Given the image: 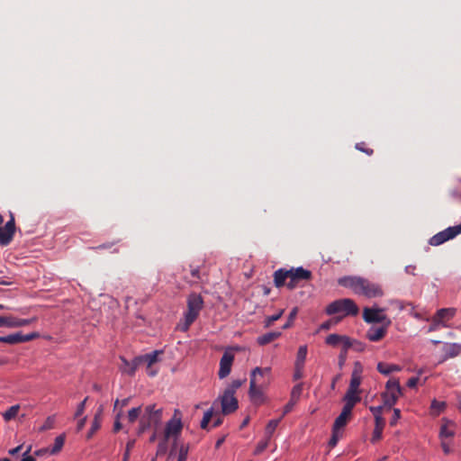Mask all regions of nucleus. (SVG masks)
<instances>
[{
	"label": "nucleus",
	"instance_id": "f257e3e1",
	"mask_svg": "<svg viewBox=\"0 0 461 461\" xmlns=\"http://www.w3.org/2000/svg\"><path fill=\"white\" fill-rule=\"evenodd\" d=\"M338 284L340 286L349 288L355 294L366 298H376L384 295V290L380 284L361 276H343L339 278Z\"/></svg>",
	"mask_w": 461,
	"mask_h": 461
},
{
	"label": "nucleus",
	"instance_id": "f03ea898",
	"mask_svg": "<svg viewBox=\"0 0 461 461\" xmlns=\"http://www.w3.org/2000/svg\"><path fill=\"white\" fill-rule=\"evenodd\" d=\"M186 303L187 310L184 314V322L179 324V330L182 331L188 330L189 327L195 321L203 308L204 303L201 294L192 293L188 295Z\"/></svg>",
	"mask_w": 461,
	"mask_h": 461
},
{
	"label": "nucleus",
	"instance_id": "7ed1b4c3",
	"mask_svg": "<svg viewBox=\"0 0 461 461\" xmlns=\"http://www.w3.org/2000/svg\"><path fill=\"white\" fill-rule=\"evenodd\" d=\"M162 420V409L156 408V404H149L144 408L140 418V424L138 428V434L140 435L145 432L149 428L159 426Z\"/></svg>",
	"mask_w": 461,
	"mask_h": 461
},
{
	"label": "nucleus",
	"instance_id": "20e7f679",
	"mask_svg": "<svg viewBox=\"0 0 461 461\" xmlns=\"http://www.w3.org/2000/svg\"><path fill=\"white\" fill-rule=\"evenodd\" d=\"M271 373L270 367H256L251 371L250 374V382H249V396L253 402H259L262 399L263 387L267 386L268 384V381H263L259 382L258 379V375L264 376L267 375L269 376Z\"/></svg>",
	"mask_w": 461,
	"mask_h": 461
},
{
	"label": "nucleus",
	"instance_id": "39448f33",
	"mask_svg": "<svg viewBox=\"0 0 461 461\" xmlns=\"http://www.w3.org/2000/svg\"><path fill=\"white\" fill-rule=\"evenodd\" d=\"M287 276H292L298 282L302 280H309L312 277V273L309 270L300 267L297 268L285 269L280 268L274 273V284L279 288L285 285Z\"/></svg>",
	"mask_w": 461,
	"mask_h": 461
},
{
	"label": "nucleus",
	"instance_id": "423d86ee",
	"mask_svg": "<svg viewBox=\"0 0 461 461\" xmlns=\"http://www.w3.org/2000/svg\"><path fill=\"white\" fill-rule=\"evenodd\" d=\"M358 307L352 299L344 298L333 301L326 307V313L333 315L337 313H344L345 316H355L358 313Z\"/></svg>",
	"mask_w": 461,
	"mask_h": 461
},
{
	"label": "nucleus",
	"instance_id": "0eeeda50",
	"mask_svg": "<svg viewBox=\"0 0 461 461\" xmlns=\"http://www.w3.org/2000/svg\"><path fill=\"white\" fill-rule=\"evenodd\" d=\"M401 394L402 388L399 381L393 378L389 379L385 384V391L381 394L383 405L387 409H391L396 403Z\"/></svg>",
	"mask_w": 461,
	"mask_h": 461
},
{
	"label": "nucleus",
	"instance_id": "6e6552de",
	"mask_svg": "<svg viewBox=\"0 0 461 461\" xmlns=\"http://www.w3.org/2000/svg\"><path fill=\"white\" fill-rule=\"evenodd\" d=\"M383 308H368L363 310V319L367 323H382L390 326L392 321L384 313Z\"/></svg>",
	"mask_w": 461,
	"mask_h": 461
},
{
	"label": "nucleus",
	"instance_id": "1a4fd4ad",
	"mask_svg": "<svg viewBox=\"0 0 461 461\" xmlns=\"http://www.w3.org/2000/svg\"><path fill=\"white\" fill-rule=\"evenodd\" d=\"M459 233H461V224L454 227H448L430 238L429 244L432 246H439L448 240L455 238Z\"/></svg>",
	"mask_w": 461,
	"mask_h": 461
},
{
	"label": "nucleus",
	"instance_id": "9d476101",
	"mask_svg": "<svg viewBox=\"0 0 461 461\" xmlns=\"http://www.w3.org/2000/svg\"><path fill=\"white\" fill-rule=\"evenodd\" d=\"M15 233V221L13 212H10V220L4 227H0V245L3 247L8 246Z\"/></svg>",
	"mask_w": 461,
	"mask_h": 461
},
{
	"label": "nucleus",
	"instance_id": "9b49d317",
	"mask_svg": "<svg viewBox=\"0 0 461 461\" xmlns=\"http://www.w3.org/2000/svg\"><path fill=\"white\" fill-rule=\"evenodd\" d=\"M162 354L161 350H154L151 353L138 356L137 364L146 365L147 373L149 376H155L158 373L157 370L152 368V366L158 361V356Z\"/></svg>",
	"mask_w": 461,
	"mask_h": 461
},
{
	"label": "nucleus",
	"instance_id": "f8f14e48",
	"mask_svg": "<svg viewBox=\"0 0 461 461\" xmlns=\"http://www.w3.org/2000/svg\"><path fill=\"white\" fill-rule=\"evenodd\" d=\"M39 334L32 332L30 334L23 335L21 332H16L7 336H0V342L7 343L10 345H15L22 342L30 341L35 338H38Z\"/></svg>",
	"mask_w": 461,
	"mask_h": 461
},
{
	"label": "nucleus",
	"instance_id": "ddd939ff",
	"mask_svg": "<svg viewBox=\"0 0 461 461\" xmlns=\"http://www.w3.org/2000/svg\"><path fill=\"white\" fill-rule=\"evenodd\" d=\"M362 372H363V366L360 362H355L354 368L351 374V379L349 383V386L348 388V391L350 393H359V385L361 384L362 380Z\"/></svg>",
	"mask_w": 461,
	"mask_h": 461
},
{
	"label": "nucleus",
	"instance_id": "4468645a",
	"mask_svg": "<svg viewBox=\"0 0 461 461\" xmlns=\"http://www.w3.org/2000/svg\"><path fill=\"white\" fill-rule=\"evenodd\" d=\"M234 355L230 351H225L220 360V369L218 375L221 379L228 376L231 371Z\"/></svg>",
	"mask_w": 461,
	"mask_h": 461
},
{
	"label": "nucleus",
	"instance_id": "2eb2a0df",
	"mask_svg": "<svg viewBox=\"0 0 461 461\" xmlns=\"http://www.w3.org/2000/svg\"><path fill=\"white\" fill-rule=\"evenodd\" d=\"M325 342L331 347L344 346V348H351L354 346L353 339L346 335H339L336 333L327 336Z\"/></svg>",
	"mask_w": 461,
	"mask_h": 461
},
{
	"label": "nucleus",
	"instance_id": "dca6fc26",
	"mask_svg": "<svg viewBox=\"0 0 461 461\" xmlns=\"http://www.w3.org/2000/svg\"><path fill=\"white\" fill-rule=\"evenodd\" d=\"M221 411L227 415L238 409V400L234 395L223 393L221 396Z\"/></svg>",
	"mask_w": 461,
	"mask_h": 461
},
{
	"label": "nucleus",
	"instance_id": "f3484780",
	"mask_svg": "<svg viewBox=\"0 0 461 461\" xmlns=\"http://www.w3.org/2000/svg\"><path fill=\"white\" fill-rule=\"evenodd\" d=\"M389 326L382 325L380 327L372 326L366 331V337L372 342L380 341L387 333Z\"/></svg>",
	"mask_w": 461,
	"mask_h": 461
},
{
	"label": "nucleus",
	"instance_id": "a211bd4d",
	"mask_svg": "<svg viewBox=\"0 0 461 461\" xmlns=\"http://www.w3.org/2000/svg\"><path fill=\"white\" fill-rule=\"evenodd\" d=\"M182 422L180 420L171 419L166 424L164 438L165 441H167L168 438L172 436H177L182 430Z\"/></svg>",
	"mask_w": 461,
	"mask_h": 461
},
{
	"label": "nucleus",
	"instance_id": "6ab92c4d",
	"mask_svg": "<svg viewBox=\"0 0 461 461\" xmlns=\"http://www.w3.org/2000/svg\"><path fill=\"white\" fill-rule=\"evenodd\" d=\"M343 401L345 402V404L342 409L349 412H352V410L355 407V405L361 401V397L357 393H350L347 391L346 394L343 397Z\"/></svg>",
	"mask_w": 461,
	"mask_h": 461
},
{
	"label": "nucleus",
	"instance_id": "aec40b11",
	"mask_svg": "<svg viewBox=\"0 0 461 461\" xmlns=\"http://www.w3.org/2000/svg\"><path fill=\"white\" fill-rule=\"evenodd\" d=\"M120 359L122 363L120 367L122 372L126 373L129 375H133L138 367L140 366V364H137V357L131 361H128L124 357H121Z\"/></svg>",
	"mask_w": 461,
	"mask_h": 461
},
{
	"label": "nucleus",
	"instance_id": "412c9836",
	"mask_svg": "<svg viewBox=\"0 0 461 461\" xmlns=\"http://www.w3.org/2000/svg\"><path fill=\"white\" fill-rule=\"evenodd\" d=\"M456 314V309L454 308H443L437 312L433 317V321L444 323L445 321H449Z\"/></svg>",
	"mask_w": 461,
	"mask_h": 461
},
{
	"label": "nucleus",
	"instance_id": "4be33fe9",
	"mask_svg": "<svg viewBox=\"0 0 461 461\" xmlns=\"http://www.w3.org/2000/svg\"><path fill=\"white\" fill-rule=\"evenodd\" d=\"M385 425L384 419H379L377 418L376 420H375V429L373 431V435L371 438L372 443H376L382 438L383 430Z\"/></svg>",
	"mask_w": 461,
	"mask_h": 461
},
{
	"label": "nucleus",
	"instance_id": "5701e85b",
	"mask_svg": "<svg viewBox=\"0 0 461 461\" xmlns=\"http://www.w3.org/2000/svg\"><path fill=\"white\" fill-rule=\"evenodd\" d=\"M377 371L384 375H388L393 372H399L402 370V367L398 365L394 364H387L384 362H379L377 364Z\"/></svg>",
	"mask_w": 461,
	"mask_h": 461
},
{
	"label": "nucleus",
	"instance_id": "b1692460",
	"mask_svg": "<svg viewBox=\"0 0 461 461\" xmlns=\"http://www.w3.org/2000/svg\"><path fill=\"white\" fill-rule=\"evenodd\" d=\"M350 416L351 412L342 409L340 414L336 418L332 428L339 430L344 428L347 425Z\"/></svg>",
	"mask_w": 461,
	"mask_h": 461
},
{
	"label": "nucleus",
	"instance_id": "393cba45",
	"mask_svg": "<svg viewBox=\"0 0 461 461\" xmlns=\"http://www.w3.org/2000/svg\"><path fill=\"white\" fill-rule=\"evenodd\" d=\"M281 334L282 333L280 331H270L266 334H263L262 336L258 337L257 342L260 346H265L278 339L281 336Z\"/></svg>",
	"mask_w": 461,
	"mask_h": 461
},
{
	"label": "nucleus",
	"instance_id": "a878e982",
	"mask_svg": "<svg viewBox=\"0 0 461 461\" xmlns=\"http://www.w3.org/2000/svg\"><path fill=\"white\" fill-rule=\"evenodd\" d=\"M455 434L454 430V423L448 420H446L440 428L439 437L441 439H446L448 438H452Z\"/></svg>",
	"mask_w": 461,
	"mask_h": 461
},
{
	"label": "nucleus",
	"instance_id": "bb28decb",
	"mask_svg": "<svg viewBox=\"0 0 461 461\" xmlns=\"http://www.w3.org/2000/svg\"><path fill=\"white\" fill-rule=\"evenodd\" d=\"M444 352L447 357H455L461 353V345L456 343L446 344Z\"/></svg>",
	"mask_w": 461,
	"mask_h": 461
},
{
	"label": "nucleus",
	"instance_id": "cd10ccee",
	"mask_svg": "<svg viewBox=\"0 0 461 461\" xmlns=\"http://www.w3.org/2000/svg\"><path fill=\"white\" fill-rule=\"evenodd\" d=\"M65 440L66 435L64 433L56 437L53 447L50 450V453L52 455L58 454L62 449Z\"/></svg>",
	"mask_w": 461,
	"mask_h": 461
},
{
	"label": "nucleus",
	"instance_id": "c85d7f7f",
	"mask_svg": "<svg viewBox=\"0 0 461 461\" xmlns=\"http://www.w3.org/2000/svg\"><path fill=\"white\" fill-rule=\"evenodd\" d=\"M306 356H307V346L303 345L298 348L294 365L304 366Z\"/></svg>",
	"mask_w": 461,
	"mask_h": 461
},
{
	"label": "nucleus",
	"instance_id": "c756f323",
	"mask_svg": "<svg viewBox=\"0 0 461 461\" xmlns=\"http://www.w3.org/2000/svg\"><path fill=\"white\" fill-rule=\"evenodd\" d=\"M141 406L131 408L128 411L127 420L128 422L132 424L134 423L138 419L141 417Z\"/></svg>",
	"mask_w": 461,
	"mask_h": 461
},
{
	"label": "nucleus",
	"instance_id": "7c9ffc66",
	"mask_svg": "<svg viewBox=\"0 0 461 461\" xmlns=\"http://www.w3.org/2000/svg\"><path fill=\"white\" fill-rule=\"evenodd\" d=\"M280 420H281V418L276 419V420H271L268 421V423L266 427V429H265V434H266L267 438H268V439L271 438V437L274 434L276 429L277 428Z\"/></svg>",
	"mask_w": 461,
	"mask_h": 461
},
{
	"label": "nucleus",
	"instance_id": "2f4dec72",
	"mask_svg": "<svg viewBox=\"0 0 461 461\" xmlns=\"http://www.w3.org/2000/svg\"><path fill=\"white\" fill-rule=\"evenodd\" d=\"M19 410H20L19 405L11 406L8 410H6L4 412V414H3L4 420L5 421H9V420L14 419L17 416Z\"/></svg>",
	"mask_w": 461,
	"mask_h": 461
},
{
	"label": "nucleus",
	"instance_id": "473e14b6",
	"mask_svg": "<svg viewBox=\"0 0 461 461\" xmlns=\"http://www.w3.org/2000/svg\"><path fill=\"white\" fill-rule=\"evenodd\" d=\"M245 380H233L230 384L227 386L224 390L223 393H227L230 395H235L236 391L242 385Z\"/></svg>",
	"mask_w": 461,
	"mask_h": 461
},
{
	"label": "nucleus",
	"instance_id": "72a5a7b5",
	"mask_svg": "<svg viewBox=\"0 0 461 461\" xmlns=\"http://www.w3.org/2000/svg\"><path fill=\"white\" fill-rule=\"evenodd\" d=\"M283 313L284 310H280L276 314L267 317L264 321V326L266 328H269L275 321H278L282 317Z\"/></svg>",
	"mask_w": 461,
	"mask_h": 461
},
{
	"label": "nucleus",
	"instance_id": "f704fd0d",
	"mask_svg": "<svg viewBox=\"0 0 461 461\" xmlns=\"http://www.w3.org/2000/svg\"><path fill=\"white\" fill-rule=\"evenodd\" d=\"M446 403L444 402H438L437 400H433L431 402V411L435 415H438L445 408Z\"/></svg>",
	"mask_w": 461,
	"mask_h": 461
},
{
	"label": "nucleus",
	"instance_id": "c9c22d12",
	"mask_svg": "<svg viewBox=\"0 0 461 461\" xmlns=\"http://www.w3.org/2000/svg\"><path fill=\"white\" fill-rule=\"evenodd\" d=\"M212 415H213L212 408L209 409L208 411H206L204 412L203 420L201 421V428L203 429H208V424H209Z\"/></svg>",
	"mask_w": 461,
	"mask_h": 461
},
{
	"label": "nucleus",
	"instance_id": "e433bc0d",
	"mask_svg": "<svg viewBox=\"0 0 461 461\" xmlns=\"http://www.w3.org/2000/svg\"><path fill=\"white\" fill-rule=\"evenodd\" d=\"M302 392H303V384L302 383L294 385L291 392L292 401L298 402V400L300 399V396L302 394Z\"/></svg>",
	"mask_w": 461,
	"mask_h": 461
},
{
	"label": "nucleus",
	"instance_id": "4c0bfd02",
	"mask_svg": "<svg viewBox=\"0 0 461 461\" xmlns=\"http://www.w3.org/2000/svg\"><path fill=\"white\" fill-rule=\"evenodd\" d=\"M55 425V416H49L42 426L40 428V431L49 430L54 428Z\"/></svg>",
	"mask_w": 461,
	"mask_h": 461
},
{
	"label": "nucleus",
	"instance_id": "58836bf2",
	"mask_svg": "<svg viewBox=\"0 0 461 461\" xmlns=\"http://www.w3.org/2000/svg\"><path fill=\"white\" fill-rule=\"evenodd\" d=\"M32 321L27 319H19L15 320L14 318H10L9 327H22L31 324Z\"/></svg>",
	"mask_w": 461,
	"mask_h": 461
},
{
	"label": "nucleus",
	"instance_id": "ea45409f",
	"mask_svg": "<svg viewBox=\"0 0 461 461\" xmlns=\"http://www.w3.org/2000/svg\"><path fill=\"white\" fill-rule=\"evenodd\" d=\"M190 268H191V276L194 278V280H191L190 282L194 283V284H196V283H198V281L202 280V276H201V273H200V268H199L198 266L194 267L192 265L190 266Z\"/></svg>",
	"mask_w": 461,
	"mask_h": 461
},
{
	"label": "nucleus",
	"instance_id": "a19ab883",
	"mask_svg": "<svg viewBox=\"0 0 461 461\" xmlns=\"http://www.w3.org/2000/svg\"><path fill=\"white\" fill-rule=\"evenodd\" d=\"M269 440L270 439L266 438L265 439L259 441L254 450V455L261 454L268 447Z\"/></svg>",
	"mask_w": 461,
	"mask_h": 461
},
{
	"label": "nucleus",
	"instance_id": "79ce46f5",
	"mask_svg": "<svg viewBox=\"0 0 461 461\" xmlns=\"http://www.w3.org/2000/svg\"><path fill=\"white\" fill-rule=\"evenodd\" d=\"M189 447L186 445H182L179 447L177 461H187Z\"/></svg>",
	"mask_w": 461,
	"mask_h": 461
},
{
	"label": "nucleus",
	"instance_id": "37998d69",
	"mask_svg": "<svg viewBox=\"0 0 461 461\" xmlns=\"http://www.w3.org/2000/svg\"><path fill=\"white\" fill-rule=\"evenodd\" d=\"M385 407L384 405L379 406H371L369 407L370 411L373 413L375 417V420H376L377 418L384 419L382 417V412Z\"/></svg>",
	"mask_w": 461,
	"mask_h": 461
},
{
	"label": "nucleus",
	"instance_id": "c03bdc74",
	"mask_svg": "<svg viewBox=\"0 0 461 461\" xmlns=\"http://www.w3.org/2000/svg\"><path fill=\"white\" fill-rule=\"evenodd\" d=\"M350 348H344V346H341V350H340V353L339 355V366L340 368L343 367L345 362H346V359H347V356H348V351Z\"/></svg>",
	"mask_w": 461,
	"mask_h": 461
},
{
	"label": "nucleus",
	"instance_id": "a18cd8bd",
	"mask_svg": "<svg viewBox=\"0 0 461 461\" xmlns=\"http://www.w3.org/2000/svg\"><path fill=\"white\" fill-rule=\"evenodd\" d=\"M297 312H298V309L295 307L294 308L291 312L289 313V316H288V320L286 321V323L283 326V329L284 330H286L288 328H290L297 315Z\"/></svg>",
	"mask_w": 461,
	"mask_h": 461
},
{
	"label": "nucleus",
	"instance_id": "49530a36",
	"mask_svg": "<svg viewBox=\"0 0 461 461\" xmlns=\"http://www.w3.org/2000/svg\"><path fill=\"white\" fill-rule=\"evenodd\" d=\"M101 427V423L100 421H97V420H94L92 421V425H91V428L87 433V438H91L93 437V435L100 429Z\"/></svg>",
	"mask_w": 461,
	"mask_h": 461
},
{
	"label": "nucleus",
	"instance_id": "de8ad7c7",
	"mask_svg": "<svg viewBox=\"0 0 461 461\" xmlns=\"http://www.w3.org/2000/svg\"><path fill=\"white\" fill-rule=\"evenodd\" d=\"M303 366H295L294 365V380H299L303 376Z\"/></svg>",
	"mask_w": 461,
	"mask_h": 461
},
{
	"label": "nucleus",
	"instance_id": "09e8293b",
	"mask_svg": "<svg viewBox=\"0 0 461 461\" xmlns=\"http://www.w3.org/2000/svg\"><path fill=\"white\" fill-rule=\"evenodd\" d=\"M339 441V429H335L332 428V436L329 441V445L333 447L337 445Z\"/></svg>",
	"mask_w": 461,
	"mask_h": 461
},
{
	"label": "nucleus",
	"instance_id": "8fccbe9b",
	"mask_svg": "<svg viewBox=\"0 0 461 461\" xmlns=\"http://www.w3.org/2000/svg\"><path fill=\"white\" fill-rule=\"evenodd\" d=\"M87 399V397L85 398V400L78 404L75 413V418H78L84 413Z\"/></svg>",
	"mask_w": 461,
	"mask_h": 461
},
{
	"label": "nucleus",
	"instance_id": "3c124183",
	"mask_svg": "<svg viewBox=\"0 0 461 461\" xmlns=\"http://www.w3.org/2000/svg\"><path fill=\"white\" fill-rule=\"evenodd\" d=\"M135 444V440H131L127 443L126 445V451L123 455V459L122 461H128L129 460V457H130V450L133 447Z\"/></svg>",
	"mask_w": 461,
	"mask_h": 461
},
{
	"label": "nucleus",
	"instance_id": "603ef678",
	"mask_svg": "<svg viewBox=\"0 0 461 461\" xmlns=\"http://www.w3.org/2000/svg\"><path fill=\"white\" fill-rule=\"evenodd\" d=\"M400 418H401V411L399 409H393V415L390 420V425L395 426Z\"/></svg>",
	"mask_w": 461,
	"mask_h": 461
},
{
	"label": "nucleus",
	"instance_id": "864d4df0",
	"mask_svg": "<svg viewBox=\"0 0 461 461\" xmlns=\"http://www.w3.org/2000/svg\"><path fill=\"white\" fill-rule=\"evenodd\" d=\"M288 282L285 284L286 286L293 290L297 286L298 281L296 279H294L292 276H287Z\"/></svg>",
	"mask_w": 461,
	"mask_h": 461
},
{
	"label": "nucleus",
	"instance_id": "5fc2aeb1",
	"mask_svg": "<svg viewBox=\"0 0 461 461\" xmlns=\"http://www.w3.org/2000/svg\"><path fill=\"white\" fill-rule=\"evenodd\" d=\"M296 402H297L292 401V399H290V401L286 403V405L284 408V415L290 412Z\"/></svg>",
	"mask_w": 461,
	"mask_h": 461
},
{
	"label": "nucleus",
	"instance_id": "6e6d98bb",
	"mask_svg": "<svg viewBox=\"0 0 461 461\" xmlns=\"http://www.w3.org/2000/svg\"><path fill=\"white\" fill-rule=\"evenodd\" d=\"M364 143H357L356 145V148L358 149V150H361L365 153H366L367 155H372L373 154V149H365L364 147Z\"/></svg>",
	"mask_w": 461,
	"mask_h": 461
},
{
	"label": "nucleus",
	"instance_id": "4d7b16f0",
	"mask_svg": "<svg viewBox=\"0 0 461 461\" xmlns=\"http://www.w3.org/2000/svg\"><path fill=\"white\" fill-rule=\"evenodd\" d=\"M354 346L352 347L356 351H363L365 346L362 342L353 339Z\"/></svg>",
	"mask_w": 461,
	"mask_h": 461
},
{
	"label": "nucleus",
	"instance_id": "13d9d810",
	"mask_svg": "<svg viewBox=\"0 0 461 461\" xmlns=\"http://www.w3.org/2000/svg\"><path fill=\"white\" fill-rule=\"evenodd\" d=\"M130 402V399L129 398H126V399H123L122 402H120L118 399L115 401L114 402V406H113V410L116 411L118 405H122V407H124L126 405H128Z\"/></svg>",
	"mask_w": 461,
	"mask_h": 461
},
{
	"label": "nucleus",
	"instance_id": "bf43d9fd",
	"mask_svg": "<svg viewBox=\"0 0 461 461\" xmlns=\"http://www.w3.org/2000/svg\"><path fill=\"white\" fill-rule=\"evenodd\" d=\"M418 382H419V378L418 377H411V378H410L408 380L407 385L410 388H413V387H415L417 385Z\"/></svg>",
	"mask_w": 461,
	"mask_h": 461
},
{
	"label": "nucleus",
	"instance_id": "052dcab7",
	"mask_svg": "<svg viewBox=\"0 0 461 461\" xmlns=\"http://www.w3.org/2000/svg\"><path fill=\"white\" fill-rule=\"evenodd\" d=\"M10 317L0 316V327H9Z\"/></svg>",
	"mask_w": 461,
	"mask_h": 461
},
{
	"label": "nucleus",
	"instance_id": "680f3d73",
	"mask_svg": "<svg viewBox=\"0 0 461 461\" xmlns=\"http://www.w3.org/2000/svg\"><path fill=\"white\" fill-rule=\"evenodd\" d=\"M441 447L445 454L450 453V447L449 444L446 441V439H442L441 441Z\"/></svg>",
	"mask_w": 461,
	"mask_h": 461
},
{
	"label": "nucleus",
	"instance_id": "e2e57ef3",
	"mask_svg": "<svg viewBox=\"0 0 461 461\" xmlns=\"http://www.w3.org/2000/svg\"><path fill=\"white\" fill-rule=\"evenodd\" d=\"M23 445H19L16 447L10 449L8 451V453L11 456H15L16 454H18L23 449Z\"/></svg>",
	"mask_w": 461,
	"mask_h": 461
},
{
	"label": "nucleus",
	"instance_id": "0e129e2a",
	"mask_svg": "<svg viewBox=\"0 0 461 461\" xmlns=\"http://www.w3.org/2000/svg\"><path fill=\"white\" fill-rule=\"evenodd\" d=\"M103 406H100L96 411V413L95 414V417H94V420H97V421H100L101 422V417H102V414H103Z\"/></svg>",
	"mask_w": 461,
	"mask_h": 461
},
{
	"label": "nucleus",
	"instance_id": "69168bd1",
	"mask_svg": "<svg viewBox=\"0 0 461 461\" xmlns=\"http://www.w3.org/2000/svg\"><path fill=\"white\" fill-rule=\"evenodd\" d=\"M331 325H332V321H324L323 323H321L320 329L323 330H328L330 329Z\"/></svg>",
	"mask_w": 461,
	"mask_h": 461
},
{
	"label": "nucleus",
	"instance_id": "338daca9",
	"mask_svg": "<svg viewBox=\"0 0 461 461\" xmlns=\"http://www.w3.org/2000/svg\"><path fill=\"white\" fill-rule=\"evenodd\" d=\"M166 446H167V441H165V438H164L163 440L161 442H159V444H158V454L164 452L166 449Z\"/></svg>",
	"mask_w": 461,
	"mask_h": 461
},
{
	"label": "nucleus",
	"instance_id": "774afa93",
	"mask_svg": "<svg viewBox=\"0 0 461 461\" xmlns=\"http://www.w3.org/2000/svg\"><path fill=\"white\" fill-rule=\"evenodd\" d=\"M122 429V423L120 420H118V419H115L114 420V423H113V432H118L120 429Z\"/></svg>",
	"mask_w": 461,
	"mask_h": 461
}]
</instances>
